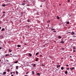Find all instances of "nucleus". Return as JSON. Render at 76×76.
<instances>
[{"instance_id": "nucleus-1", "label": "nucleus", "mask_w": 76, "mask_h": 76, "mask_svg": "<svg viewBox=\"0 0 76 76\" xmlns=\"http://www.w3.org/2000/svg\"><path fill=\"white\" fill-rule=\"evenodd\" d=\"M64 40H62V41H61V44H63V43H64V42H65V41H66V39H64Z\"/></svg>"}, {"instance_id": "nucleus-2", "label": "nucleus", "mask_w": 76, "mask_h": 76, "mask_svg": "<svg viewBox=\"0 0 76 76\" xmlns=\"http://www.w3.org/2000/svg\"><path fill=\"white\" fill-rule=\"evenodd\" d=\"M71 35H75V32L73 31H72V32L71 33Z\"/></svg>"}, {"instance_id": "nucleus-3", "label": "nucleus", "mask_w": 76, "mask_h": 76, "mask_svg": "<svg viewBox=\"0 0 76 76\" xmlns=\"http://www.w3.org/2000/svg\"><path fill=\"white\" fill-rule=\"evenodd\" d=\"M8 51L9 52H10V53H11L12 51V50L10 49H8Z\"/></svg>"}, {"instance_id": "nucleus-4", "label": "nucleus", "mask_w": 76, "mask_h": 76, "mask_svg": "<svg viewBox=\"0 0 76 76\" xmlns=\"http://www.w3.org/2000/svg\"><path fill=\"white\" fill-rule=\"evenodd\" d=\"M75 69V68L74 67H72V68H70V69L71 71H72L73 69Z\"/></svg>"}, {"instance_id": "nucleus-5", "label": "nucleus", "mask_w": 76, "mask_h": 76, "mask_svg": "<svg viewBox=\"0 0 76 76\" xmlns=\"http://www.w3.org/2000/svg\"><path fill=\"white\" fill-rule=\"evenodd\" d=\"M28 56H30V57H31L32 56V54L31 53H29Z\"/></svg>"}, {"instance_id": "nucleus-6", "label": "nucleus", "mask_w": 76, "mask_h": 76, "mask_svg": "<svg viewBox=\"0 0 76 76\" xmlns=\"http://www.w3.org/2000/svg\"><path fill=\"white\" fill-rule=\"evenodd\" d=\"M61 37L60 36H58V39H61Z\"/></svg>"}, {"instance_id": "nucleus-7", "label": "nucleus", "mask_w": 76, "mask_h": 76, "mask_svg": "<svg viewBox=\"0 0 76 76\" xmlns=\"http://www.w3.org/2000/svg\"><path fill=\"white\" fill-rule=\"evenodd\" d=\"M6 72H4L3 73V75H6Z\"/></svg>"}, {"instance_id": "nucleus-8", "label": "nucleus", "mask_w": 76, "mask_h": 76, "mask_svg": "<svg viewBox=\"0 0 76 76\" xmlns=\"http://www.w3.org/2000/svg\"><path fill=\"white\" fill-rule=\"evenodd\" d=\"M16 75H18V74H19V72H18V71H16Z\"/></svg>"}, {"instance_id": "nucleus-9", "label": "nucleus", "mask_w": 76, "mask_h": 76, "mask_svg": "<svg viewBox=\"0 0 76 76\" xmlns=\"http://www.w3.org/2000/svg\"><path fill=\"white\" fill-rule=\"evenodd\" d=\"M39 52H37V53L36 54V56H38V54H39Z\"/></svg>"}, {"instance_id": "nucleus-10", "label": "nucleus", "mask_w": 76, "mask_h": 76, "mask_svg": "<svg viewBox=\"0 0 76 76\" xmlns=\"http://www.w3.org/2000/svg\"><path fill=\"white\" fill-rule=\"evenodd\" d=\"M32 74H33V75H34V74H35V72H34V71H32Z\"/></svg>"}, {"instance_id": "nucleus-11", "label": "nucleus", "mask_w": 76, "mask_h": 76, "mask_svg": "<svg viewBox=\"0 0 76 76\" xmlns=\"http://www.w3.org/2000/svg\"><path fill=\"white\" fill-rule=\"evenodd\" d=\"M61 70H63L64 69V67H62L61 68Z\"/></svg>"}, {"instance_id": "nucleus-12", "label": "nucleus", "mask_w": 76, "mask_h": 76, "mask_svg": "<svg viewBox=\"0 0 76 76\" xmlns=\"http://www.w3.org/2000/svg\"><path fill=\"white\" fill-rule=\"evenodd\" d=\"M19 67V66H16V69H18V67Z\"/></svg>"}, {"instance_id": "nucleus-13", "label": "nucleus", "mask_w": 76, "mask_h": 76, "mask_svg": "<svg viewBox=\"0 0 76 76\" xmlns=\"http://www.w3.org/2000/svg\"><path fill=\"white\" fill-rule=\"evenodd\" d=\"M7 72H10V69H7Z\"/></svg>"}, {"instance_id": "nucleus-14", "label": "nucleus", "mask_w": 76, "mask_h": 76, "mask_svg": "<svg viewBox=\"0 0 76 76\" xmlns=\"http://www.w3.org/2000/svg\"><path fill=\"white\" fill-rule=\"evenodd\" d=\"M37 75H38V76H39L40 75V73H37Z\"/></svg>"}, {"instance_id": "nucleus-15", "label": "nucleus", "mask_w": 76, "mask_h": 76, "mask_svg": "<svg viewBox=\"0 0 76 76\" xmlns=\"http://www.w3.org/2000/svg\"><path fill=\"white\" fill-rule=\"evenodd\" d=\"M69 23H70V22H69L67 21L66 22V24H69Z\"/></svg>"}, {"instance_id": "nucleus-16", "label": "nucleus", "mask_w": 76, "mask_h": 76, "mask_svg": "<svg viewBox=\"0 0 76 76\" xmlns=\"http://www.w3.org/2000/svg\"><path fill=\"white\" fill-rule=\"evenodd\" d=\"M73 50H75V49H76V48H75V47H73Z\"/></svg>"}, {"instance_id": "nucleus-17", "label": "nucleus", "mask_w": 76, "mask_h": 76, "mask_svg": "<svg viewBox=\"0 0 76 76\" xmlns=\"http://www.w3.org/2000/svg\"><path fill=\"white\" fill-rule=\"evenodd\" d=\"M18 62V61H16L14 62V63H17Z\"/></svg>"}, {"instance_id": "nucleus-18", "label": "nucleus", "mask_w": 76, "mask_h": 76, "mask_svg": "<svg viewBox=\"0 0 76 76\" xmlns=\"http://www.w3.org/2000/svg\"><path fill=\"white\" fill-rule=\"evenodd\" d=\"M65 74H67V73H68L67 71H65Z\"/></svg>"}, {"instance_id": "nucleus-19", "label": "nucleus", "mask_w": 76, "mask_h": 76, "mask_svg": "<svg viewBox=\"0 0 76 76\" xmlns=\"http://www.w3.org/2000/svg\"><path fill=\"white\" fill-rule=\"evenodd\" d=\"M17 47H20V45H18Z\"/></svg>"}, {"instance_id": "nucleus-20", "label": "nucleus", "mask_w": 76, "mask_h": 76, "mask_svg": "<svg viewBox=\"0 0 76 76\" xmlns=\"http://www.w3.org/2000/svg\"><path fill=\"white\" fill-rule=\"evenodd\" d=\"M38 58H37L36 59V61H38Z\"/></svg>"}, {"instance_id": "nucleus-21", "label": "nucleus", "mask_w": 76, "mask_h": 76, "mask_svg": "<svg viewBox=\"0 0 76 76\" xmlns=\"http://www.w3.org/2000/svg\"><path fill=\"white\" fill-rule=\"evenodd\" d=\"M3 7H5V6H6V4H3L2 5Z\"/></svg>"}, {"instance_id": "nucleus-22", "label": "nucleus", "mask_w": 76, "mask_h": 76, "mask_svg": "<svg viewBox=\"0 0 76 76\" xmlns=\"http://www.w3.org/2000/svg\"><path fill=\"white\" fill-rule=\"evenodd\" d=\"M57 19H60V18L58 16H57Z\"/></svg>"}, {"instance_id": "nucleus-23", "label": "nucleus", "mask_w": 76, "mask_h": 76, "mask_svg": "<svg viewBox=\"0 0 76 76\" xmlns=\"http://www.w3.org/2000/svg\"><path fill=\"white\" fill-rule=\"evenodd\" d=\"M35 66H36V64H34L33 66L34 67Z\"/></svg>"}, {"instance_id": "nucleus-24", "label": "nucleus", "mask_w": 76, "mask_h": 76, "mask_svg": "<svg viewBox=\"0 0 76 76\" xmlns=\"http://www.w3.org/2000/svg\"><path fill=\"white\" fill-rule=\"evenodd\" d=\"M4 29H2L1 30V31H4Z\"/></svg>"}, {"instance_id": "nucleus-25", "label": "nucleus", "mask_w": 76, "mask_h": 76, "mask_svg": "<svg viewBox=\"0 0 76 76\" xmlns=\"http://www.w3.org/2000/svg\"><path fill=\"white\" fill-rule=\"evenodd\" d=\"M58 67H60V66H61V65H58Z\"/></svg>"}, {"instance_id": "nucleus-26", "label": "nucleus", "mask_w": 76, "mask_h": 76, "mask_svg": "<svg viewBox=\"0 0 76 76\" xmlns=\"http://www.w3.org/2000/svg\"><path fill=\"white\" fill-rule=\"evenodd\" d=\"M25 3H23L22 4V5H23V6H24L25 5Z\"/></svg>"}, {"instance_id": "nucleus-27", "label": "nucleus", "mask_w": 76, "mask_h": 76, "mask_svg": "<svg viewBox=\"0 0 76 76\" xmlns=\"http://www.w3.org/2000/svg\"><path fill=\"white\" fill-rule=\"evenodd\" d=\"M27 22H30V20H28Z\"/></svg>"}, {"instance_id": "nucleus-28", "label": "nucleus", "mask_w": 76, "mask_h": 76, "mask_svg": "<svg viewBox=\"0 0 76 76\" xmlns=\"http://www.w3.org/2000/svg\"><path fill=\"white\" fill-rule=\"evenodd\" d=\"M10 56V55L9 54H7V55H6V56H5V57H7V56Z\"/></svg>"}, {"instance_id": "nucleus-29", "label": "nucleus", "mask_w": 76, "mask_h": 76, "mask_svg": "<svg viewBox=\"0 0 76 76\" xmlns=\"http://www.w3.org/2000/svg\"><path fill=\"white\" fill-rule=\"evenodd\" d=\"M47 22H48V23H50V21H47Z\"/></svg>"}, {"instance_id": "nucleus-30", "label": "nucleus", "mask_w": 76, "mask_h": 76, "mask_svg": "<svg viewBox=\"0 0 76 76\" xmlns=\"http://www.w3.org/2000/svg\"><path fill=\"white\" fill-rule=\"evenodd\" d=\"M12 57H16V56L13 55L12 56Z\"/></svg>"}, {"instance_id": "nucleus-31", "label": "nucleus", "mask_w": 76, "mask_h": 76, "mask_svg": "<svg viewBox=\"0 0 76 76\" xmlns=\"http://www.w3.org/2000/svg\"><path fill=\"white\" fill-rule=\"evenodd\" d=\"M70 0H68V2H70Z\"/></svg>"}, {"instance_id": "nucleus-32", "label": "nucleus", "mask_w": 76, "mask_h": 76, "mask_svg": "<svg viewBox=\"0 0 76 76\" xmlns=\"http://www.w3.org/2000/svg\"><path fill=\"white\" fill-rule=\"evenodd\" d=\"M41 66H44V65H43V64H41Z\"/></svg>"}, {"instance_id": "nucleus-33", "label": "nucleus", "mask_w": 76, "mask_h": 76, "mask_svg": "<svg viewBox=\"0 0 76 76\" xmlns=\"http://www.w3.org/2000/svg\"><path fill=\"white\" fill-rule=\"evenodd\" d=\"M69 65L66 64V67H67L68 66H69Z\"/></svg>"}, {"instance_id": "nucleus-34", "label": "nucleus", "mask_w": 76, "mask_h": 76, "mask_svg": "<svg viewBox=\"0 0 76 76\" xmlns=\"http://www.w3.org/2000/svg\"><path fill=\"white\" fill-rule=\"evenodd\" d=\"M2 13H5V12H4H4H2Z\"/></svg>"}, {"instance_id": "nucleus-35", "label": "nucleus", "mask_w": 76, "mask_h": 76, "mask_svg": "<svg viewBox=\"0 0 76 76\" xmlns=\"http://www.w3.org/2000/svg\"><path fill=\"white\" fill-rule=\"evenodd\" d=\"M28 73H29V72H26V74H28Z\"/></svg>"}, {"instance_id": "nucleus-36", "label": "nucleus", "mask_w": 76, "mask_h": 76, "mask_svg": "<svg viewBox=\"0 0 76 76\" xmlns=\"http://www.w3.org/2000/svg\"><path fill=\"white\" fill-rule=\"evenodd\" d=\"M25 0L23 1V2H24V3H25Z\"/></svg>"}, {"instance_id": "nucleus-37", "label": "nucleus", "mask_w": 76, "mask_h": 76, "mask_svg": "<svg viewBox=\"0 0 76 76\" xmlns=\"http://www.w3.org/2000/svg\"><path fill=\"white\" fill-rule=\"evenodd\" d=\"M2 48L0 47V50H1V49H2Z\"/></svg>"}, {"instance_id": "nucleus-38", "label": "nucleus", "mask_w": 76, "mask_h": 76, "mask_svg": "<svg viewBox=\"0 0 76 76\" xmlns=\"http://www.w3.org/2000/svg\"><path fill=\"white\" fill-rule=\"evenodd\" d=\"M53 30H55V29H52V31H53Z\"/></svg>"}, {"instance_id": "nucleus-39", "label": "nucleus", "mask_w": 76, "mask_h": 76, "mask_svg": "<svg viewBox=\"0 0 76 76\" xmlns=\"http://www.w3.org/2000/svg\"><path fill=\"white\" fill-rule=\"evenodd\" d=\"M73 52H75V50H73Z\"/></svg>"}, {"instance_id": "nucleus-40", "label": "nucleus", "mask_w": 76, "mask_h": 76, "mask_svg": "<svg viewBox=\"0 0 76 76\" xmlns=\"http://www.w3.org/2000/svg\"><path fill=\"white\" fill-rule=\"evenodd\" d=\"M54 32H56V31H53Z\"/></svg>"}, {"instance_id": "nucleus-41", "label": "nucleus", "mask_w": 76, "mask_h": 76, "mask_svg": "<svg viewBox=\"0 0 76 76\" xmlns=\"http://www.w3.org/2000/svg\"><path fill=\"white\" fill-rule=\"evenodd\" d=\"M68 33H70L71 32H70V31H68Z\"/></svg>"}, {"instance_id": "nucleus-42", "label": "nucleus", "mask_w": 76, "mask_h": 76, "mask_svg": "<svg viewBox=\"0 0 76 76\" xmlns=\"http://www.w3.org/2000/svg\"><path fill=\"white\" fill-rule=\"evenodd\" d=\"M13 73L14 74H15V72H13Z\"/></svg>"}, {"instance_id": "nucleus-43", "label": "nucleus", "mask_w": 76, "mask_h": 76, "mask_svg": "<svg viewBox=\"0 0 76 76\" xmlns=\"http://www.w3.org/2000/svg\"><path fill=\"white\" fill-rule=\"evenodd\" d=\"M69 68H67V70H69Z\"/></svg>"}, {"instance_id": "nucleus-44", "label": "nucleus", "mask_w": 76, "mask_h": 76, "mask_svg": "<svg viewBox=\"0 0 76 76\" xmlns=\"http://www.w3.org/2000/svg\"><path fill=\"white\" fill-rule=\"evenodd\" d=\"M56 67H57V68H58V65H57V66H56Z\"/></svg>"}, {"instance_id": "nucleus-45", "label": "nucleus", "mask_w": 76, "mask_h": 76, "mask_svg": "<svg viewBox=\"0 0 76 76\" xmlns=\"http://www.w3.org/2000/svg\"><path fill=\"white\" fill-rule=\"evenodd\" d=\"M43 47H45V45H44L43 46Z\"/></svg>"}, {"instance_id": "nucleus-46", "label": "nucleus", "mask_w": 76, "mask_h": 76, "mask_svg": "<svg viewBox=\"0 0 76 76\" xmlns=\"http://www.w3.org/2000/svg\"><path fill=\"white\" fill-rule=\"evenodd\" d=\"M5 15V14H3V16H4V15Z\"/></svg>"}, {"instance_id": "nucleus-47", "label": "nucleus", "mask_w": 76, "mask_h": 76, "mask_svg": "<svg viewBox=\"0 0 76 76\" xmlns=\"http://www.w3.org/2000/svg\"><path fill=\"white\" fill-rule=\"evenodd\" d=\"M0 74L1 75H2V73H0Z\"/></svg>"}, {"instance_id": "nucleus-48", "label": "nucleus", "mask_w": 76, "mask_h": 76, "mask_svg": "<svg viewBox=\"0 0 76 76\" xmlns=\"http://www.w3.org/2000/svg\"><path fill=\"white\" fill-rule=\"evenodd\" d=\"M11 74L12 75V72H11Z\"/></svg>"}, {"instance_id": "nucleus-49", "label": "nucleus", "mask_w": 76, "mask_h": 76, "mask_svg": "<svg viewBox=\"0 0 76 76\" xmlns=\"http://www.w3.org/2000/svg\"><path fill=\"white\" fill-rule=\"evenodd\" d=\"M59 6H61V4H59Z\"/></svg>"}, {"instance_id": "nucleus-50", "label": "nucleus", "mask_w": 76, "mask_h": 76, "mask_svg": "<svg viewBox=\"0 0 76 76\" xmlns=\"http://www.w3.org/2000/svg\"><path fill=\"white\" fill-rule=\"evenodd\" d=\"M11 76H13V75H12Z\"/></svg>"}, {"instance_id": "nucleus-51", "label": "nucleus", "mask_w": 76, "mask_h": 76, "mask_svg": "<svg viewBox=\"0 0 76 76\" xmlns=\"http://www.w3.org/2000/svg\"><path fill=\"white\" fill-rule=\"evenodd\" d=\"M10 55H12V54L10 53Z\"/></svg>"}, {"instance_id": "nucleus-52", "label": "nucleus", "mask_w": 76, "mask_h": 76, "mask_svg": "<svg viewBox=\"0 0 76 76\" xmlns=\"http://www.w3.org/2000/svg\"><path fill=\"white\" fill-rule=\"evenodd\" d=\"M70 58H72V56H70Z\"/></svg>"}, {"instance_id": "nucleus-53", "label": "nucleus", "mask_w": 76, "mask_h": 76, "mask_svg": "<svg viewBox=\"0 0 76 76\" xmlns=\"http://www.w3.org/2000/svg\"><path fill=\"white\" fill-rule=\"evenodd\" d=\"M41 7H42V6H40Z\"/></svg>"}, {"instance_id": "nucleus-54", "label": "nucleus", "mask_w": 76, "mask_h": 76, "mask_svg": "<svg viewBox=\"0 0 76 76\" xmlns=\"http://www.w3.org/2000/svg\"><path fill=\"white\" fill-rule=\"evenodd\" d=\"M1 27L0 26V29H1Z\"/></svg>"}, {"instance_id": "nucleus-55", "label": "nucleus", "mask_w": 76, "mask_h": 76, "mask_svg": "<svg viewBox=\"0 0 76 76\" xmlns=\"http://www.w3.org/2000/svg\"><path fill=\"white\" fill-rule=\"evenodd\" d=\"M57 70L58 71V69H57Z\"/></svg>"}, {"instance_id": "nucleus-56", "label": "nucleus", "mask_w": 76, "mask_h": 76, "mask_svg": "<svg viewBox=\"0 0 76 76\" xmlns=\"http://www.w3.org/2000/svg\"><path fill=\"white\" fill-rule=\"evenodd\" d=\"M1 62V60H0V63Z\"/></svg>"}, {"instance_id": "nucleus-57", "label": "nucleus", "mask_w": 76, "mask_h": 76, "mask_svg": "<svg viewBox=\"0 0 76 76\" xmlns=\"http://www.w3.org/2000/svg\"><path fill=\"white\" fill-rule=\"evenodd\" d=\"M7 61H9L8 60H7Z\"/></svg>"}, {"instance_id": "nucleus-58", "label": "nucleus", "mask_w": 76, "mask_h": 76, "mask_svg": "<svg viewBox=\"0 0 76 76\" xmlns=\"http://www.w3.org/2000/svg\"><path fill=\"white\" fill-rule=\"evenodd\" d=\"M56 70H55V71H56Z\"/></svg>"}, {"instance_id": "nucleus-59", "label": "nucleus", "mask_w": 76, "mask_h": 76, "mask_svg": "<svg viewBox=\"0 0 76 76\" xmlns=\"http://www.w3.org/2000/svg\"><path fill=\"white\" fill-rule=\"evenodd\" d=\"M25 45H26V44H25Z\"/></svg>"}, {"instance_id": "nucleus-60", "label": "nucleus", "mask_w": 76, "mask_h": 76, "mask_svg": "<svg viewBox=\"0 0 76 76\" xmlns=\"http://www.w3.org/2000/svg\"><path fill=\"white\" fill-rule=\"evenodd\" d=\"M2 29H4V28H3Z\"/></svg>"}, {"instance_id": "nucleus-61", "label": "nucleus", "mask_w": 76, "mask_h": 76, "mask_svg": "<svg viewBox=\"0 0 76 76\" xmlns=\"http://www.w3.org/2000/svg\"><path fill=\"white\" fill-rule=\"evenodd\" d=\"M75 57H76V56H75Z\"/></svg>"}]
</instances>
